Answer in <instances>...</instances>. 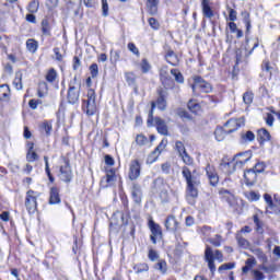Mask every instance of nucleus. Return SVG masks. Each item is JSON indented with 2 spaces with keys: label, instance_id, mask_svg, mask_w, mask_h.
<instances>
[{
  "label": "nucleus",
  "instance_id": "obj_12",
  "mask_svg": "<svg viewBox=\"0 0 280 280\" xmlns=\"http://www.w3.org/2000/svg\"><path fill=\"white\" fill-rule=\"evenodd\" d=\"M149 228L151 230V242L153 244H156L158 240H161L163 237V232L161 231V225L156 224L154 221L150 220L149 221Z\"/></svg>",
  "mask_w": 280,
  "mask_h": 280
},
{
  "label": "nucleus",
  "instance_id": "obj_49",
  "mask_svg": "<svg viewBox=\"0 0 280 280\" xmlns=\"http://www.w3.org/2000/svg\"><path fill=\"white\" fill-rule=\"evenodd\" d=\"M26 161H28V163H34V161H38V154L36 153V151H27Z\"/></svg>",
  "mask_w": 280,
  "mask_h": 280
},
{
  "label": "nucleus",
  "instance_id": "obj_24",
  "mask_svg": "<svg viewBox=\"0 0 280 280\" xmlns=\"http://www.w3.org/2000/svg\"><path fill=\"white\" fill-rule=\"evenodd\" d=\"M147 8L151 15L156 14L159 12V0H148Z\"/></svg>",
  "mask_w": 280,
  "mask_h": 280
},
{
  "label": "nucleus",
  "instance_id": "obj_18",
  "mask_svg": "<svg viewBox=\"0 0 280 280\" xmlns=\"http://www.w3.org/2000/svg\"><path fill=\"white\" fill-rule=\"evenodd\" d=\"M180 223H178V220H176V217L168 215L165 220V226L167 231H172L173 233H176L178 231V226Z\"/></svg>",
  "mask_w": 280,
  "mask_h": 280
},
{
  "label": "nucleus",
  "instance_id": "obj_57",
  "mask_svg": "<svg viewBox=\"0 0 280 280\" xmlns=\"http://www.w3.org/2000/svg\"><path fill=\"white\" fill-rule=\"evenodd\" d=\"M127 47L129 51H131V54H133L135 56H140L139 48H137V45H135V43H129Z\"/></svg>",
  "mask_w": 280,
  "mask_h": 280
},
{
  "label": "nucleus",
  "instance_id": "obj_25",
  "mask_svg": "<svg viewBox=\"0 0 280 280\" xmlns=\"http://www.w3.org/2000/svg\"><path fill=\"white\" fill-rule=\"evenodd\" d=\"M131 194L135 202L141 203V186L133 184Z\"/></svg>",
  "mask_w": 280,
  "mask_h": 280
},
{
  "label": "nucleus",
  "instance_id": "obj_13",
  "mask_svg": "<svg viewBox=\"0 0 280 280\" xmlns=\"http://www.w3.org/2000/svg\"><path fill=\"white\" fill-rule=\"evenodd\" d=\"M141 176V164L139 161L133 160L129 165V179L137 180Z\"/></svg>",
  "mask_w": 280,
  "mask_h": 280
},
{
  "label": "nucleus",
  "instance_id": "obj_22",
  "mask_svg": "<svg viewBox=\"0 0 280 280\" xmlns=\"http://www.w3.org/2000/svg\"><path fill=\"white\" fill-rule=\"evenodd\" d=\"M201 8H202L203 16H207V19H213V10H211L209 0H202Z\"/></svg>",
  "mask_w": 280,
  "mask_h": 280
},
{
  "label": "nucleus",
  "instance_id": "obj_15",
  "mask_svg": "<svg viewBox=\"0 0 280 280\" xmlns=\"http://www.w3.org/2000/svg\"><path fill=\"white\" fill-rule=\"evenodd\" d=\"M124 224H128V220L124 218L122 212H115L110 219V226H124Z\"/></svg>",
  "mask_w": 280,
  "mask_h": 280
},
{
  "label": "nucleus",
  "instance_id": "obj_39",
  "mask_svg": "<svg viewBox=\"0 0 280 280\" xmlns=\"http://www.w3.org/2000/svg\"><path fill=\"white\" fill-rule=\"evenodd\" d=\"M125 75H126L127 84H129V86H135L137 82V75L132 72H127Z\"/></svg>",
  "mask_w": 280,
  "mask_h": 280
},
{
  "label": "nucleus",
  "instance_id": "obj_59",
  "mask_svg": "<svg viewBox=\"0 0 280 280\" xmlns=\"http://www.w3.org/2000/svg\"><path fill=\"white\" fill-rule=\"evenodd\" d=\"M242 139H244V141H255V133H253V131H247L242 136Z\"/></svg>",
  "mask_w": 280,
  "mask_h": 280
},
{
  "label": "nucleus",
  "instance_id": "obj_58",
  "mask_svg": "<svg viewBox=\"0 0 280 280\" xmlns=\"http://www.w3.org/2000/svg\"><path fill=\"white\" fill-rule=\"evenodd\" d=\"M148 257L150 261H156L159 259V253H156L154 249H150Z\"/></svg>",
  "mask_w": 280,
  "mask_h": 280
},
{
  "label": "nucleus",
  "instance_id": "obj_43",
  "mask_svg": "<svg viewBox=\"0 0 280 280\" xmlns=\"http://www.w3.org/2000/svg\"><path fill=\"white\" fill-rule=\"evenodd\" d=\"M37 95H38V97H45L47 95V83L46 82L39 83Z\"/></svg>",
  "mask_w": 280,
  "mask_h": 280
},
{
  "label": "nucleus",
  "instance_id": "obj_52",
  "mask_svg": "<svg viewBox=\"0 0 280 280\" xmlns=\"http://www.w3.org/2000/svg\"><path fill=\"white\" fill-rule=\"evenodd\" d=\"M90 72L92 78H97V74L100 73V68L97 67V63H93L90 66Z\"/></svg>",
  "mask_w": 280,
  "mask_h": 280
},
{
  "label": "nucleus",
  "instance_id": "obj_16",
  "mask_svg": "<svg viewBox=\"0 0 280 280\" xmlns=\"http://www.w3.org/2000/svg\"><path fill=\"white\" fill-rule=\"evenodd\" d=\"M80 100V86L71 85L68 90L69 104H75Z\"/></svg>",
  "mask_w": 280,
  "mask_h": 280
},
{
  "label": "nucleus",
  "instance_id": "obj_62",
  "mask_svg": "<svg viewBox=\"0 0 280 280\" xmlns=\"http://www.w3.org/2000/svg\"><path fill=\"white\" fill-rule=\"evenodd\" d=\"M264 199L270 209H272V207H275V203L272 202V196L265 194Z\"/></svg>",
  "mask_w": 280,
  "mask_h": 280
},
{
  "label": "nucleus",
  "instance_id": "obj_38",
  "mask_svg": "<svg viewBox=\"0 0 280 280\" xmlns=\"http://www.w3.org/2000/svg\"><path fill=\"white\" fill-rule=\"evenodd\" d=\"M140 69L142 73H148L152 69V66L150 65L148 59H142L140 62Z\"/></svg>",
  "mask_w": 280,
  "mask_h": 280
},
{
  "label": "nucleus",
  "instance_id": "obj_61",
  "mask_svg": "<svg viewBox=\"0 0 280 280\" xmlns=\"http://www.w3.org/2000/svg\"><path fill=\"white\" fill-rule=\"evenodd\" d=\"M245 265H247L248 268H253L254 266H257V259H255L253 256H249V258L245 261Z\"/></svg>",
  "mask_w": 280,
  "mask_h": 280
},
{
  "label": "nucleus",
  "instance_id": "obj_54",
  "mask_svg": "<svg viewBox=\"0 0 280 280\" xmlns=\"http://www.w3.org/2000/svg\"><path fill=\"white\" fill-rule=\"evenodd\" d=\"M233 268H235L234 262H226L219 267V272H222V270H233Z\"/></svg>",
  "mask_w": 280,
  "mask_h": 280
},
{
  "label": "nucleus",
  "instance_id": "obj_47",
  "mask_svg": "<svg viewBox=\"0 0 280 280\" xmlns=\"http://www.w3.org/2000/svg\"><path fill=\"white\" fill-rule=\"evenodd\" d=\"M156 270H160V272H162V275H165V272H167V262H165V260H160L156 265H155Z\"/></svg>",
  "mask_w": 280,
  "mask_h": 280
},
{
  "label": "nucleus",
  "instance_id": "obj_27",
  "mask_svg": "<svg viewBox=\"0 0 280 280\" xmlns=\"http://www.w3.org/2000/svg\"><path fill=\"white\" fill-rule=\"evenodd\" d=\"M160 97L156 101V106L160 110H165L167 108V102L165 101V94L163 91H159Z\"/></svg>",
  "mask_w": 280,
  "mask_h": 280
},
{
  "label": "nucleus",
  "instance_id": "obj_64",
  "mask_svg": "<svg viewBox=\"0 0 280 280\" xmlns=\"http://www.w3.org/2000/svg\"><path fill=\"white\" fill-rule=\"evenodd\" d=\"M102 10H103V16H106L108 14V1L102 0Z\"/></svg>",
  "mask_w": 280,
  "mask_h": 280
},
{
  "label": "nucleus",
  "instance_id": "obj_19",
  "mask_svg": "<svg viewBox=\"0 0 280 280\" xmlns=\"http://www.w3.org/2000/svg\"><path fill=\"white\" fill-rule=\"evenodd\" d=\"M49 205H60V189L58 187L50 188Z\"/></svg>",
  "mask_w": 280,
  "mask_h": 280
},
{
  "label": "nucleus",
  "instance_id": "obj_23",
  "mask_svg": "<svg viewBox=\"0 0 280 280\" xmlns=\"http://www.w3.org/2000/svg\"><path fill=\"white\" fill-rule=\"evenodd\" d=\"M154 121L158 128V132L160 135L167 136V125L165 124V120L161 118H155Z\"/></svg>",
  "mask_w": 280,
  "mask_h": 280
},
{
  "label": "nucleus",
  "instance_id": "obj_36",
  "mask_svg": "<svg viewBox=\"0 0 280 280\" xmlns=\"http://www.w3.org/2000/svg\"><path fill=\"white\" fill-rule=\"evenodd\" d=\"M13 84L18 91H21V89H23V74H21V72H18L15 74Z\"/></svg>",
  "mask_w": 280,
  "mask_h": 280
},
{
  "label": "nucleus",
  "instance_id": "obj_33",
  "mask_svg": "<svg viewBox=\"0 0 280 280\" xmlns=\"http://www.w3.org/2000/svg\"><path fill=\"white\" fill-rule=\"evenodd\" d=\"M208 242L210 244H212V246H215L217 248H220V246H222L223 238H222V235L217 234L213 237H209Z\"/></svg>",
  "mask_w": 280,
  "mask_h": 280
},
{
  "label": "nucleus",
  "instance_id": "obj_1",
  "mask_svg": "<svg viewBox=\"0 0 280 280\" xmlns=\"http://www.w3.org/2000/svg\"><path fill=\"white\" fill-rule=\"evenodd\" d=\"M183 177L186 180V200L189 205H194V199L198 198V187H200V176L196 170L191 171L187 166L182 168Z\"/></svg>",
  "mask_w": 280,
  "mask_h": 280
},
{
  "label": "nucleus",
  "instance_id": "obj_60",
  "mask_svg": "<svg viewBox=\"0 0 280 280\" xmlns=\"http://www.w3.org/2000/svg\"><path fill=\"white\" fill-rule=\"evenodd\" d=\"M149 25L152 30H159V27H161V24H159V21L154 18L149 19Z\"/></svg>",
  "mask_w": 280,
  "mask_h": 280
},
{
  "label": "nucleus",
  "instance_id": "obj_45",
  "mask_svg": "<svg viewBox=\"0 0 280 280\" xmlns=\"http://www.w3.org/2000/svg\"><path fill=\"white\" fill-rule=\"evenodd\" d=\"M154 108H156V103H151V110L149 113V118L147 120L148 126H152V121H154Z\"/></svg>",
  "mask_w": 280,
  "mask_h": 280
},
{
  "label": "nucleus",
  "instance_id": "obj_20",
  "mask_svg": "<svg viewBox=\"0 0 280 280\" xmlns=\"http://www.w3.org/2000/svg\"><path fill=\"white\" fill-rule=\"evenodd\" d=\"M0 102H10V86L8 84L0 85Z\"/></svg>",
  "mask_w": 280,
  "mask_h": 280
},
{
  "label": "nucleus",
  "instance_id": "obj_50",
  "mask_svg": "<svg viewBox=\"0 0 280 280\" xmlns=\"http://www.w3.org/2000/svg\"><path fill=\"white\" fill-rule=\"evenodd\" d=\"M188 108L191 113H198L200 110V105L196 103V101H189L188 102Z\"/></svg>",
  "mask_w": 280,
  "mask_h": 280
},
{
  "label": "nucleus",
  "instance_id": "obj_6",
  "mask_svg": "<svg viewBox=\"0 0 280 280\" xmlns=\"http://www.w3.org/2000/svg\"><path fill=\"white\" fill-rule=\"evenodd\" d=\"M117 180H119L117 171H115V168H109L106 170V174L102 177L100 185L102 189H108V187H115L117 185Z\"/></svg>",
  "mask_w": 280,
  "mask_h": 280
},
{
  "label": "nucleus",
  "instance_id": "obj_14",
  "mask_svg": "<svg viewBox=\"0 0 280 280\" xmlns=\"http://www.w3.org/2000/svg\"><path fill=\"white\" fill-rule=\"evenodd\" d=\"M206 174H207L210 185H212V187H215V185H218V183H220V177L218 176V172L215 171V167L213 165H211V164L207 165Z\"/></svg>",
  "mask_w": 280,
  "mask_h": 280
},
{
  "label": "nucleus",
  "instance_id": "obj_63",
  "mask_svg": "<svg viewBox=\"0 0 280 280\" xmlns=\"http://www.w3.org/2000/svg\"><path fill=\"white\" fill-rule=\"evenodd\" d=\"M42 128H43V130H45L47 136L51 135V124L43 122Z\"/></svg>",
  "mask_w": 280,
  "mask_h": 280
},
{
  "label": "nucleus",
  "instance_id": "obj_34",
  "mask_svg": "<svg viewBox=\"0 0 280 280\" xmlns=\"http://www.w3.org/2000/svg\"><path fill=\"white\" fill-rule=\"evenodd\" d=\"M226 130H228L226 128L224 129L222 127L215 129L214 136H215L217 141H224V137H226V135H229L226 132Z\"/></svg>",
  "mask_w": 280,
  "mask_h": 280
},
{
  "label": "nucleus",
  "instance_id": "obj_40",
  "mask_svg": "<svg viewBox=\"0 0 280 280\" xmlns=\"http://www.w3.org/2000/svg\"><path fill=\"white\" fill-rule=\"evenodd\" d=\"M252 275H253V280L266 279V275H264V272H261V269H253Z\"/></svg>",
  "mask_w": 280,
  "mask_h": 280
},
{
  "label": "nucleus",
  "instance_id": "obj_56",
  "mask_svg": "<svg viewBox=\"0 0 280 280\" xmlns=\"http://www.w3.org/2000/svg\"><path fill=\"white\" fill-rule=\"evenodd\" d=\"M243 102H244V104H247V105L253 104V93H250V92L244 93Z\"/></svg>",
  "mask_w": 280,
  "mask_h": 280
},
{
  "label": "nucleus",
  "instance_id": "obj_26",
  "mask_svg": "<svg viewBox=\"0 0 280 280\" xmlns=\"http://www.w3.org/2000/svg\"><path fill=\"white\" fill-rule=\"evenodd\" d=\"M280 266L279 265H269L266 266V264L259 265V270H264L267 275H271L272 272L279 271Z\"/></svg>",
  "mask_w": 280,
  "mask_h": 280
},
{
  "label": "nucleus",
  "instance_id": "obj_4",
  "mask_svg": "<svg viewBox=\"0 0 280 280\" xmlns=\"http://www.w3.org/2000/svg\"><path fill=\"white\" fill-rule=\"evenodd\" d=\"M60 180L63 183H71L73 178V171H71V166L69 165V160L66 158H60L59 160V174Z\"/></svg>",
  "mask_w": 280,
  "mask_h": 280
},
{
  "label": "nucleus",
  "instance_id": "obj_31",
  "mask_svg": "<svg viewBox=\"0 0 280 280\" xmlns=\"http://www.w3.org/2000/svg\"><path fill=\"white\" fill-rule=\"evenodd\" d=\"M166 61L170 65H173V67H176V65H178V56H176L173 50H168L166 54Z\"/></svg>",
  "mask_w": 280,
  "mask_h": 280
},
{
  "label": "nucleus",
  "instance_id": "obj_37",
  "mask_svg": "<svg viewBox=\"0 0 280 280\" xmlns=\"http://www.w3.org/2000/svg\"><path fill=\"white\" fill-rule=\"evenodd\" d=\"M258 139L260 141H270V132L266 129H259L258 130Z\"/></svg>",
  "mask_w": 280,
  "mask_h": 280
},
{
  "label": "nucleus",
  "instance_id": "obj_48",
  "mask_svg": "<svg viewBox=\"0 0 280 280\" xmlns=\"http://www.w3.org/2000/svg\"><path fill=\"white\" fill-rule=\"evenodd\" d=\"M200 233L203 237H211V233H213V229L209 225H205L200 229Z\"/></svg>",
  "mask_w": 280,
  "mask_h": 280
},
{
  "label": "nucleus",
  "instance_id": "obj_28",
  "mask_svg": "<svg viewBox=\"0 0 280 280\" xmlns=\"http://www.w3.org/2000/svg\"><path fill=\"white\" fill-rule=\"evenodd\" d=\"M252 253L261 261V265L268 264V256L261 249L255 248L252 249Z\"/></svg>",
  "mask_w": 280,
  "mask_h": 280
},
{
  "label": "nucleus",
  "instance_id": "obj_29",
  "mask_svg": "<svg viewBox=\"0 0 280 280\" xmlns=\"http://www.w3.org/2000/svg\"><path fill=\"white\" fill-rule=\"evenodd\" d=\"M26 49L31 52V54H36V51L38 50V42H36V39H27L26 40Z\"/></svg>",
  "mask_w": 280,
  "mask_h": 280
},
{
  "label": "nucleus",
  "instance_id": "obj_10",
  "mask_svg": "<svg viewBox=\"0 0 280 280\" xmlns=\"http://www.w3.org/2000/svg\"><path fill=\"white\" fill-rule=\"evenodd\" d=\"M175 150H177L179 156L182 158V161H184L185 165H191L194 163V160L189 154H187V150L185 149V144L180 141L175 142Z\"/></svg>",
  "mask_w": 280,
  "mask_h": 280
},
{
  "label": "nucleus",
  "instance_id": "obj_9",
  "mask_svg": "<svg viewBox=\"0 0 280 280\" xmlns=\"http://www.w3.org/2000/svg\"><path fill=\"white\" fill-rule=\"evenodd\" d=\"M194 84L191 85L192 92L196 93L198 89L201 91V93H211L212 88L211 84L205 81L200 77H195Z\"/></svg>",
  "mask_w": 280,
  "mask_h": 280
},
{
  "label": "nucleus",
  "instance_id": "obj_8",
  "mask_svg": "<svg viewBox=\"0 0 280 280\" xmlns=\"http://www.w3.org/2000/svg\"><path fill=\"white\" fill-rule=\"evenodd\" d=\"M246 120L244 117L241 118H231L228 120L224 125V128L226 129V133L231 135V132H235L236 130H240L242 126H245Z\"/></svg>",
  "mask_w": 280,
  "mask_h": 280
},
{
  "label": "nucleus",
  "instance_id": "obj_44",
  "mask_svg": "<svg viewBox=\"0 0 280 280\" xmlns=\"http://www.w3.org/2000/svg\"><path fill=\"white\" fill-rule=\"evenodd\" d=\"M56 78H58V73L56 72L55 69L48 70L46 73V80L47 82H56Z\"/></svg>",
  "mask_w": 280,
  "mask_h": 280
},
{
  "label": "nucleus",
  "instance_id": "obj_17",
  "mask_svg": "<svg viewBox=\"0 0 280 280\" xmlns=\"http://www.w3.org/2000/svg\"><path fill=\"white\" fill-rule=\"evenodd\" d=\"M167 145V141L162 140L161 143L156 147V149L149 155L147 162L148 163H154L156 159H159V154L165 150V147Z\"/></svg>",
  "mask_w": 280,
  "mask_h": 280
},
{
  "label": "nucleus",
  "instance_id": "obj_55",
  "mask_svg": "<svg viewBox=\"0 0 280 280\" xmlns=\"http://www.w3.org/2000/svg\"><path fill=\"white\" fill-rule=\"evenodd\" d=\"M136 143H137L138 145H145V143H148V139H147L145 136H143V135H138V136L136 137Z\"/></svg>",
  "mask_w": 280,
  "mask_h": 280
},
{
  "label": "nucleus",
  "instance_id": "obj_7",
  "mask_svg": "<svg viewBox=\"0 0 280 280\" xmlns=\"http://www.w3.org/2000/svg\"><path fill=\"white\" fill-rule=\"evenodd\" d=\"M219 195L223 200H226V202L230 205V207H233V209H237V207H240V199L235 197V194H233L231 190L221 188L219 190Z\"/></svg>",
  "mask_w": 280,
  "mask_h": 280
},
{
  "label": "nucleus",
  "instance_id": "obj_11",
  "mask_svg": "<svg viewBox=\"0 0 280 280\" xmlns=\"http://www.w3.org/2000/svg\"><path fill=\"white\" fill-rule=\"evenodd\" d=\"M36 192L34 190H28L26 192V201L25 207L28 211V213H35L36 212Z\"/></svg>",
  "mask_w": 280,
  "mask_h": 280
},
{
  "label": "nucleus",
  "instance_id": "obj_2",
  "mask_svg": "<svg viewBox=\"0 0 280 280\" xmlns=\"http://www.w3.org/2000/svg\"><path fill=\"white\" fill-rule=\"evenodd\" d=\"M205 259L208 264L210 272L212 275H215V261L222 264V261H224V255H222V252H220V249L213 252V248H211V246H207L205 250Z\"/></svg>",
  "mask_w": 280,
  "mask_h": 280
},
{
  "label": "nucleus",
  "instance_id": "obj_30",
  "mask_svg": "<svg viewBox=\"0 0 280 280\" xmlns=\"http://www.w3.org/2000/svg\"><path fill=\"white\" fill-rule=\"evenodd\" d=\"M42 32L44 36H51V25H49L48 19L42 21Z\"/></svg>",
  "mask_w": 280,
  "mask_h": 280
},
{
  "label": "nucleus",
  "instance_id": "obj_51",
  "mask_svg": "<svg viewBox=\"0 0 280 280\" xmlns=\"http://www.w3.org/2000/svg\"><path fill=\"white\" fill-rule=\"evenodd\" d=\"M266 170V164L264 162H258L255 166H254V172L256 174H261V172H264Z\"/></svg>",
  "mask_w": 280,
  "mask_h": 280
},
{
  "label": "nucleus",
  "instance_id": "obj_21",
  "mask_svg": "<svg viewBox=\"0 0 280 280\" xmlns=\"http://www.w3.org/2000/svg\"><path fill=\"white\" fill-rule=\"evenodd\" d=\"M244 178H245L246 185H255L257 180V173L253 170H249L244 173Z\"/></svg>",
  "mask_w": 280,
  "mask_h": 280
},
{
  "label": "nucleus",
  "instance_id": "obj_42",
  "mask_svg": "<svg viewBox=\"0 0 280 280\" xmlns=\"http://www.w3.org/2000/svg\"><path fill=\"white\" fill-rule=\"evenodd\" d=\"M171 73H172V75H174L175 80L179 84H183V82H185V79L183 78V73H180V71H178V69H172Z\"/></svg>",
  "mask_w": 280,
  "mask_h": 280
},
{
  "label": "nucleus",
  "instance_id": "obj_32",
  "mask_svg": "<svg viewBox=\"0 0 280 280\" xmlns=\"http://www.w3.org/2000/svg\"><path fill=\"white\" fill-rule=\"evenodd\" d=\"M38 8H40V2L38 0H32L27 5V11L30 14H36Z\"/></svg>",
  "mask_w": 280,
  "mask_h": 280
},
{
  "label": "nucleus",
  "instance_id": "obj_46",
  "mask_svg": "<svg viewBox=\"0 0 280 280\" xmlns=\"http://www.w3.org/2000/svg\"><path fill=\"white\" fill-rule=\"evenodd\" d=\"M236 240H237L238 246H241L242 248H248V246H250L248 241L246 238L242 237V235H240V234L236 235Z\"/></svg>",
  "mask_w": 280,
  "mask_h": 280
},
{
  "label": "nucleus",
  "instance_id": "obj_3",
  "mask_svg": "<svg viewBox=\"0 0 280 280\" xmlns=\"http://www.w3.org/2000/svg\"><path fill=\"white\" fill-rule=\"evenodd\" d=\"M242 156H243L242 154L235 155L232 161L222 162L220 164V170L224 174H233L237 170V167H242V165H246V163L250 161V156H247L245 159H242Z\"/></svg>",
  "mask_w": 280,
  "mask_h": 280
},
{
  "label": "nucleus",
  "instance_id": "obj_5",
  "mask_svg": "<svg viewBox=\"0 0 280 280\" xmlns=\"http://www.w3.org/2000/svg\"><path fill=\"white\" fill-rule=\"evenodd\" d=\"M95 90L90 89L86 94V98L83 101V110L86 115H95L97 113V104L95 103Z\"/></svg>",
  "mask_w": 280,
  "mask_h": 280
},
{
  "label": "nucleus",
  "instance_id": "obj_53",
  "mask_svg": "<svg viewBox=\"0 0 280 280\" xmlns=\"http://www.w3.org/2000/svg\"><path fill=\"white\" fill-rule=\"evenodd\" d=\"M228 11H229V21H231L232 23L237 21V11L231 8H228Z\"/></svg>",
  "mask_w": 280,
  "mask_h": 280
},
{
  "label": "nucleus",
  "instance_id": "obj_35",
  "mask_svg": "<svg viewBox=\"0 0 280 280\" xmlns=\"http://www.w3.org/2000/svg\"><path fill=\"white\" fill-rule=\"evenodd\" d=\"M244 196L247 198V200H249V202H257V200L261 198V195L255 192L254 190L245 192Z\"/></svg>",
  "mask_w": 280,
  "mask_h": 280
},
{
  "label": "nucleus",
  "instance_id": "obj_41",
  "mask_svg": "<svg viewBox=\"0 0 280 280\" xmlns=\"http://www.w3.org/2000/svg\"><path fill=\"white\" fill-rule=\"evenodd\" d=\"M242 16H243V21L246 25L247 32H250V13H248L247 11H243Z\"/></svg>",
  "mask_w": 280,
  "mask_h": 280
}]
</instances>
